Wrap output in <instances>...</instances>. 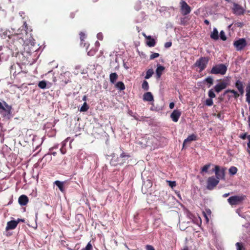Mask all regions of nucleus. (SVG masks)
Masks as SVG:
<instances>
[{
	"label": "nucleus",
	"instance_id": "37998d69",
	"mask_svg": "<svg viewBox=\"0 0 250 250\" xmlns=\"http://www.w3.org/2000/svg\"><path fill=\"white\" fill-rule=\"evenodd\" d=\"M246 94L250 93V83H248L246 86Z\"/></svg>",
	"mask_w": 250,
	"mask_h": 250
},
{
	"label": "nucleus",
	"instance_id": "052dcab7",
	"mask_svg": "<svg viewBox=\"0 0 250 250\" xmlns=\"http://www.w3.org/2000/svg\"><path fill=\"white\" fill-rule=\"evenodd\" d=\"M86 96H83V101H85V100H86Z\"/></svg>",
	"mask_w": 250,
	"mask_h": 250
},
{
	"label": "nucleus",
	"instance_id": "58836bf2",
	"mask_svg": "<svg viewBox=\"0 0 250 250\" xmlns=\"http://www.w3.org/2000/svg\"><path fill=\"white\" fill-rule=\"evenodd\" d=\"M167 182L168 183L169 186L172 188L176 186V184L175 181H167Z\"/></svg>",
	"mask_w": 250,
	"mask_h": 250
},
{
	"label": "nucleus",
	"instance_id": "864d4df0",
	"mask_svg": "<svg viewBox=\"0 0 250 250\" xmlns=\"http://www.w3.org/2000/svg\"><path fill=\"white\" fill-rule=\"evenodd\" d=\"M16 221H18V224H19L20 222H24V220L22 219H18L17 220H16Z\"/></svg>",
	"mask_w": 250,
	"mask_h": 250
},
{
	"label": "nucleus",
	"instance_id": "13d9d810",
	"mask_svg": "<svg viewBox=\"0 0 250 250\" xmlns=\"http://www.w3.org/2000/svg\"><path fill=\"white\" fill-rule=\"evenodd\" d=\"M143 36H144L146 39H147V37H148V36H146V34H145V33H143Z\"/></svg>",
	"mask_w": 250,
	"mask_h": 250
},
{
	"label": "nucleus",
	"instance_id": "603ef678",
	"mask_svg": "<svg viewBox=\"0 0 250 250\" xmlns=\"http://www.w3.org/2000/svg\"><path fill=\"white\" fill-rule=\"evenodd\" d=\"M75 249L76 250H80V245L79 244H77L75 246Z\"/></svg>",
	"mask_w": 250,
	"mask_h": 250
},
{
	"label": "nucleus",
	"instance_id": "2f4dec72",
	"mask_svg": "<svg viewBox=\"0 0 250 250\" xmlns=\"http://www.w3.org/2000/svg\"><path fill=\"white\" fill-rule=\"evenodd\" d=\"M142 87L145 90H148L149 89L148 83L146 81H144L142 83Z\"/></svg>",
	"mask_w": 250,
	"mask_h": 250
},
{
	"label": "nucleus",
	"instance_id": "f704fd0d",
	"mask_svg": "<svg viewBox=\"0 0 250 250\" xmlns=\"http://www.w3.org/2000/svg\"><path fill=\"white\" fill-rule=\"evenodd\" d=\"M93 247L92 246V244H91V242H89L88 243L86 247L80 250H92Z\"/></svg>",
	"mask_w": 250,
	"mask_h": 250
},
{
	"label": "nucleus",
	"instance_id": "9d476101",
	"mask_svg": "<svg viewBox=\"0 0 250 250\" xmlns=\"http://www.w3.org/2000/svg\"><path fill=\"white\" fill-rule=\"evenodd\" d=\"M180 4L181 11L183 15H187L190 13V7L187 4L186 1L182 0L180 2Z\"/></svg>",
	"mask_w": 250,
	"mask_h": 250
},
{
	"label": "nucleus",
	"instance_id": "c03bdc74",
	"mask_svg": "<svg viewBox=\"0 0 250 250\" xmlns=\"http://www.w3.org/2000/svg\"><path fill=\"white\" fill-rule=\"evenodd\" d=\"M146 250H155L153 247L149 245H147L146 246Z\"/></svg>",
	"mask_w": 250,
	"mask_h": 250
},
{
	"label": "nucleus",
	"instance_id": "b1692460",
	"mask_svg": "<svg viewBox=\"0 0 250 250\" xmlns=\"http://www.w3.org/2000/svg\"><path fill=\"white\" fill-rule=\"evenodd\" d=\"M228 93H231L233 94V97L235 99H237L240 95L236 91H235V90H233V89H228V90H226L224 93V95H225L226 94H227Z\"/></svg>",
	"mask_w": 250,
	"mask_h": 250
},
{
	"label": "nucleus",
	"instance_id": "8fccbe9b",
	"mask_svg": "<svg viewBox=\"0 0 250 250\" xmlns=\"http://www.w3.org/2000/svg\"><path fill=\"white\" fill-rule=\"evenodd\" d=\"M70 18H71V19H73L74 18L75 16V13H73V12H72L70 14Z\"/></svg>",
	"mask_w": 250,
	"mask_h": 250
},
{
	"label": "nucleus",
	"instance_id": "f8f14e48",
	"mask_svg": "<svg viewBox=\"0 0 250 250\" xmlns=\"http://www.w3.org/2000/svg\"><path fill=\"white\" fill-rule=\"evenodd\" d=\"M235 86L238 89L240 94L242 96L244 94V86L243 82L240 80H237L235 83Z\"/></svg>",
	"mask_w": 250,
	"mask_h": 250
},
{
	"label": "nucleus",
	"instance_id": "f03ea898",
	"mask_svg": "<svg viewBox=\"0 0 250 250\" xmlns=\"http://www.w3.org/2000/svg\"><path fill=\"white\" fill-rule=\"evenodd\" d=\"M130 157V155L126 154L125 152H122L119 157L113 156L110 160V164L114 166L123 165L125 161V158Z\"/></svg>",
	"mask_w": 250,
	"mask_h": 250
},
{
	"label": "nucleus",
	"instance_id": "aec40b11",
	"mask_svg": "<svg viewBox=\"0 0 250 250\" xmlns=\"http://www.w3.org/2000/svg\"><path fill=\"white\" fill-rule=\"evenodd\" d=\"M211 39L214 40H217L219 39L218 31L216 28H214L210 34Z\"/></svg>",
	"mask_w": 250,
	"mask_h": 250
},
{
	"label": "nucleus",
	"instance_id": "6e6552de",
	"mask_svg": "<svg viewBox=\"0 0 250 250\" xmlns=\"http://www.w3.org/2000/svg\"><path fill=\"white\" fill-rule=\"evenodd\" d=\"M233 45L236 50L241 51L247 45V43L245 38H241L233 42Z\"/></svg>",
	"mask_w": 250,
	"mask_h": 250
},
{
	"label": "nucleus",
	"instance_id": "72a5a7b5",
	"mask_svg": "<svg viewBox=\"0 0 250 250\" xmlns=\"http://www.w3.org/2000/svg\"><path fill=\"white\" fill-rule=\"evenodd\" d=\"M208 95L209 98H214L215 97L216 95L214 93V89H211L208 91Z\"/></svg>",
	"mask_w": 250,
	"mask_h": 250
},
{
	"label": "nucleus",
	"instance_id": "a211bd4d",
	"mask_svg": "<svg viewBox=\"0 0 250 250\" xmlns=\"http://www.w3.org/2000/svg\"><path fill=\"white\" fill-rule=\"evenodd\" d=\"M143 100L147 102L154 101L153 95L150 92H147L143 95Z\"/></svg>",
	"mask_w": 250,
	"mask_h": 250
},
{
	"label": "nucleus",
	"instance_id": "4be33fe9",
	"mask_svg": "<svg viewBox=\"0 0 250 250\" xmlns=\"http://www.w3.org/2000/svg\"><path fill=\"white\" fill-rule=\"evenodd\" d=\"M118 78V75L116 72L112 73L109 75L110 81L112 83H115Z\"/></svg>",
	"mask_w": 250,
	"mask_h": 250
},
{
	"label": "nucleus",
	"instance_id": "f257e3e1",
	"mask_svg": "<svg viewBox=\"0 0 250 250\" xmlns=\"http://www.w3.org/2000/svg\"><path fill=\"white\" fill-rule=\"evenodd\" d=\"M32 30L28 27L25 21L23 25L18 29L17 33L11 36L7 35V31L1 30L0 36L3 39H5L7 36L13 41L15 45L18 47L23 45L25 43L28 44L31 43L33 38L32 35Z\"/></svg>",
	"mask_w": 250,
	"mask_h": 250
},
{
	"label": "nucleus",
	"instance_id": "bb28decb",
	"mask_svg": "<svg viewBox=\"0 0 250 250\" xmlns=\"http://www.w3.org/2000/svg\"><path fill=\"white\" fill-rule=\"evenodd\" d=\"M229 171L230 174L234 175L237 173L238 169L236 167L232 166L229 168Z\"/></svg>",
	"mask_w": 250,
	"mask_h": 250
},
{
	"label": "nucleus",
	"instance_id": "4d7b16f0",
	"mask_svg": "<svg viewBox=\"0 0 250 250\" xmlns=\"http://www.w3.org/2000/svg\"><path fill=\"white\" fill-rule=\"evenodd\" d=\"M182 250H188V248L187 246H186Z\"/></svg>",
	"mask_w": 250,
	"mask_h": 250
},
{
	"label": "nucleus",
	"instance_id": "f3484780",
	"mask_svg": "<svg viewBox=\"0 0 250 250\" xmlns=\"http://www.w3.org/2000/svg\"><path fill=\"white\" fill-rule=\"evenodd\" d=\"M29 201L28 197L25 195H22L19 198L18 202L21 206H25Z\"/></svg>",
	"mask_w": 250,
	"mask_h": 250
},
{
	"label": "nucleus",
	"instance_id": "a19ab883",
	"mask_svg": "<svg viewBox=\"0 0 250 250\" xmlns=\"http://www.w3.org/2000/svg\"><path fill=\"white\" fill-rule=\"evenodd\" d=\"M205 81L209 83L210 84H212L213 83V79L211 77H208V78H207L206 79H205Z\"/></svg>",
	"mask_w": 250,
	"mask_h": 250
},
{
	"label": "nucleus",
	"instance_id": "49530a36",
	"mask_svg": "<svg viewBox=\"0 0 250 250\" xmlns=\"http://www.w3.org/2000/svg\"><path fill=\"white\" fill-rule=\"evenodd\" d=\"M172 45V42H167L165 44V47L166 48H169Z\"/></svg>",
	"mask_w": 250,
	"mask_h": 250
},
{
	"label": "nucleus",
	"instance_id": "a18cd8bd",
	"mask_svg": "<svg viewBox=\"0 0 250 250\" xmlns=\"http://www.w3.org/2000/svg\"><path fill=\"white\" fill-rule=\"evenodd\" d=\"M247 137V133H245L240 134V136H239V137L240 138H241L242 139H243V140L246 139Z\"/></svg>",
	"mask_w": 250,
	"mask_h": 250
},
{
	"label": "nucleus",
	"instance_id": "473e14b6",
	"mask_svg": "<svg viewBox=\"0 0 250 250\" xmlns=\"http://www.w3.org/2000/svg\"><path fill=\"white\" fill-rule=\"evenodd\" d=\"M98 51V49L94 48L91 49L87 52V55L90 56H94L96 53Z\"/></svg>",
	"mask_w": 250,
	"mask_h": 250
},
{
	"label": "nucleus",
	"instance_id": "9b49d317",
	"mask_svg": "<svg viewBox=\"0 0 250 250\" xmlns=\"http://www.w3.org/2000/svg\"><path fill=\"white\" fill-rule=\"evenodd\" d=\"M234 14L237 15H241L244 13V9L243 7L236 3H233V7L232 8Z\"/></svg>",
	"mask_w": 250,
	"mask_h": 250
},
{
	"label": "nucleus",
	"instance_id": "412c9836",
	"mask_svg": "<svg viewBox=\"0 0 250 250\" xmlns=\"http://www.w3.org/2000/svg\"><path fill=\"white\" fill-rule=\"evenodd\" d=\"M165 67L162 65H159L156 70V73L157 78H160L164 70Z\"/></svg>",
	"mask_w": 250,
	"mask_h": 250
},
{
	"label": "nucleus",
	"instance_id": "20e7f679",
	"mask_svg": "<svg viewBox=\"0 0 250 250\" xmlns=\"http://www.w3.org/2000/svg\"><path fill=\"white\" fill-rule=\"evenodd\" d=\"M209 59L208 57H202L197 60L194 63V66L198 67L199 72L203 71L207 67Z\"/></svg>",
	"mask_w": 250,
	"mask_h": 250
},
{
	"label": "nucleus",
	"instance_id": "6ab92c4d",
	"mask_svg": "<svg viewBox=\"0 0 250 250\" xmlns=\"http://www.w3.org/2000/svg\"><path fill=\"white\" fill-rule=\"evenodd\" d=\"M148 41H146V44L149 47H153L156 44V41L154 39L152 38L151 36H148L147 37Z\"/></svg>",
	"mask_w": 250,
	"mask_h": 250
},
{
	"label": "nucleus",
	"instance_id": "6e6d98bb",
	"mask_svg": "<svg viewBox=\"0 0 250 250\" xmlns=\"http://www.w3.org/2000/svg\"><path fill=\"white\" fill-rule=\"evenodd\" d=\"M229 193H225V194H224L223 195V196L224 197H225H225H228V196H229Z\"/></svg>",
	"mask_w": 250,
	"mask_h": 250
},
{
	"label": "nucleus",
	"instance_id": "79ce46f5",
	"mask_svg": "<svg viewBox=\"0 0 250 250\" xmlns=\"http://www.w3.org/2000/svg\"><path fill=\"white\" fill-rule=\"evenodd\" d=\"M236 246L237 247V250H242L243 248L242 244L239 242L236 243Z\"/></svg>",
	"mask_w": 250,
	"mask_h": 250
},
{
	"label": "nucleus",
	"instance_id": "e433bc0d",
	"mask_svg": "<svg viewBox=\"0 0 250 250\" xmlns=\"http://www.w3.org/2000/svg\"><path fill=\"white\" fill-rule=\"evenodd\" d=\"M205 104L208 106H211L213 105V100L211 98L207 99L206 100Z\"/></svg>",
	"mask_w": 250,
	"mask_h": 250
},
{
	"label": "nucleus",
	"instance_id": "1a4fd4ad",
	"mask_svg": "<svg viewBox=\"0 0 250 250\" xmlns=\"http://www.w3.org/2000/svg\"><path fill=\"white\" fill-rule=\"evenodd\" d=\"M12 109L11 105H9L5 102H3V105L0 109V113H2L3 112V116H6L11 114Z\"/></svg>",
	"mask_w": 250,
	"mask_h": 250
},
{
	"label": "nucleus",
	"instance_id": "dca6fc26",
	"mask_svg": "<svg viewBox=\"0 0 250 250\" xmlns=\"http://www.w3.org/2000/svg\"><path fill=\"white\" fill-rule=\"evenodd\" d=\"M197 140V136L194 134L189 135L187 139H186L183 144V147H184L186 144L190 143L192 141H196Z\"/></svg>",
	"mask_w": 250,
	"mask_h": 250
},
{
	"label": "nucleus",
	"instance_id": "c85d7f7f",
	"mask_svg": "<svg viewBox=\"0 0 250 250\" xmlns=\"http://www.w3.org/2000/svg\"><path fill=\"white\" fill-rule=\"evenodd\" d=\"M211 166L210 164H208L207 165H205L201 169V173L203 174L204 172H207L208 168L210 167Z\"/></svg>",
	"mask_w": 250,
	"mask_h": 250
},
{
	"label": "nucleus",
	"instance_id": "4c0bfd02",
	"mask_svg": "<svg viewBox=\"0 0 250 250\" xmlns=\"http://www.w3.org/2000/svg\"><path fill=\"white\" fill-rule=\"evenodd\" d=\"M79 35H80V37L81 42V43L83 44V41H84V39L85 38V34L83 32H81Z\"/></svg>",
	"mask_w": 250,
	"mask_h": 250
},
{
	"label": "nucleus",
	"instance_id": "c9c22d12",
	"mask_svg": "<svg viewBox=\"0 0 250 250\" xmlns=\"http://www.w3.org/2000/svg\"><path fill=\"white\" fill-rule=\"evenodd\" d=\"M220 37L221 39L224 41L227 40V37L225 35V33L224 31L222 30L220 33Z\"/></svg>",
	"mask_w": 250,
	"mask_h": 250
},
{
	"label": "nucleus",
	"instance_id": "cd10ccee",
	"mask_svg": "<svg viewBox=\"0 0 250 250\" xmlns=\"http://www.w3.org/2000/svg\"><path fill=\"white\" fill-rule=\"evenodd\" d=\"M153 73L154 72H153V69H148L146 73L145 79H148L149 78H150L153 75Z\"/></svg>",
	"mask_w": 250,
	"mask_h": 250
},
{
	"label": "nucleus",
	"instance_id": "ddd939ff",
	"mask_svg": "<svg viewBox=\"0 0 250 250\" xmlns=\"http://www.w3.org/2000/svg\"><path fill=\"white\" fill-rule=\"evenodd\" d=\"M181 115V112L180 111L178 110H174L173 112L170 114V118L174 122H177L180 116Z\"/></svg>",
	"mask_w": 250,
	"mask_h": 250
},
{
	"label": "nucleus",
	"instance_id": "ea45409f",
	"mask_svg": "<svg viewBox=\"0 0 250 250\" xmlns=\"http://www.w3.org/2000/svg\"><path fill=\"white\" fill-rule=\"evenodd\" d=\"M159 56H160V55L159 53H154L150 56L149 58H150V60H153L155 58L158 57Z\"/></svg>",
	"mask_w": 250,
	"mask_h": 250
},
{
	"label": "nucleus",
	"instance_id": "3c124183",
	"mask_svg": "<svg viewBox=\"0 0 250 250\" xmlns=\"http://www.w3.org/2000/svg\"><path fill=\"white\" fill-rule=\"evenodd\" d=\"M247 138L249 140V142H248L247 145H248V147L249 148H250V135L248 136Z\"/></svg>",
	"mask_w": 250,
	"mask_h": 250
},
{
	"label": "nucleus",
	"instance_id": "423d86ee",
	"mask_svg": "<svg viewBox=\"0 0 250 250\" xmlns=\"http://www.w3.org/2000/svg\"><path fill=\"white\" fill-rule=\"evenodd\" d=\"M227 70V66L224 64H219L212 67L210 73L213 74L224 75Z\"/></svg>",
	"mask_w": 250,
	"mask_h": 250
},
{
	"label": "nucleus",
	"instance_id": "7ed1b4c3",
	"mask_svg": "<svg viewBox=\"0 0 250 250\" xmlns=\"http://www.w3.org/2000/svg\"><path fill=\"white\" fill-rule=\"evenodd\" d=\"M227 170L226 167H220L219 166L215 165L213 171L214 172L216 177L220 180L225 179V172Z\"/></svg>",
	"mask_w": 250,
	"mask_h": 250
},
{
	"label": "nucleus",
	"instance_id": "de8ad7c7",
	"mask_svg": "<svg viewBox=\"0 0 250 250\" xmlns=\"http://www.w3.org/2000/svg\"><path fill=\"white\" fill-rule=\"evenodd\" d=\"M246 102L248 103H250V93L249 94H246Z\"/></svg>",
	"mask_w": 250,
	"mask_h": 250
},
{
	"label": "nucleus",
	"instance_id": "0e129e2a",
	"mask_svg": "<svg viewBox=\"0 0 250 250\" xmlns=\"http://www.w3.org/2000/svg\"><path fill=\"white\" fill-rule=\"evenodd\" d=\"M68 249H69V250H74L71 249H70V248H68Z\"/></svg>",
	"mask_w": 250,
	"mask_h": 250
},
{
	"label": "nucleus",
	"instance_id": "680f3d73",
	"mask_svg": "<svg viewBox=\"0 0 250 250\" xmlns=\"http://www.w3.org/2000/svg\"><path fill=\"white\" fill-rule=\"evenodd\" d=\"M238 26H241V25H242V23H241V22H239V23H238Z\"/></svg>",
	"mask_w": 250,
	"mask_h": 250
},
{
	"label": "nucleus",
	"instance_id": "c756f323",
	"mask_svg": "<svg viewBox=\"0 0 250 250\" xmlns=\"http://www.w3.org/2000/svg\"><path fill=\"white\" fill-rule=\"evenodd\" d=\"M88 105L86 103L84 102L82 106L81 107L80 111L85 112L88 109Z\"/></svg>",
	"mask_w": 250,
	"mask_h": 250
},
{
	"label": "nucleus",
	"instance_id": "393cba45",
	"mask_svg": "<svg viewBox=\"0 0 250 250\" xmlns=\"http://www.w3.org/2000/svg\"><path fill=\"white\" fill-rule=\"evenodd\" d=\"M54 184L59 188L60 191H61L62 192L64 191V187H63L64 182H61L60 181H56L54 182Z\"/></svg>",
	"mask_w": 250,
	"mask_h": 250
},
{
	"label": "nucleus",
	"instance_id": "69168bd1",
	"mask_svg": "<svg viewBox=\"0 0 250 250\" xmlns=\"http://www.w3.org/2000/svg\"><path fill=\"white\" fill-rule=\"evenodd\" d=\"M96 43L99 44V42H97Z\"/></svg>",
	"mask_w": 250,
	"mask_h": 250
},
{
	"label": "nucleus",
	"instance_id": "7c9ffc66",
	"mask_svg": "<svg viewBox=\"0 0 250 250\" xmlns=\"http://www.w3.org/2000/svg\"><path fill=\"white\" fill-rule=\"evenodd\" d=\"M38 86L42 89H44L46 87V83L44 81H40L38 83Z\"/></svg>",
	"mask_w": 250,
	"mask_h": 250
},
{
	"label": "nucleus",
	"instance_id": "5701e85b",
	"mask_svg": "<svg viewBox=\"0 0 250 250\" xmlns=\"http://www.w3.org/2000/svg\"><path fill=\"white\" fill-rule=\"evenodd\" d=\"M228 93H231L233 94V97L235 99H237L240 95L236 91H235V90H233V89H228V90H226L224 93V95H225L226 94H227Z\"/></svg>",
	"mask_w": 250,
	"mask_h": 250
},
{
	"label": "nucleus",
	"instance_id": "5fc2aeb1",
	"mask_svg": "<svg viewBox=\"0 0 250 250\" xmlns=\"http://www.w3.org/2000/svg\"><path fill=\"white\" fill-rule=\"evenodd\" d=\"M204 22L207 25H208L209 24V21L208 20H205V21H204Z\"/></svg>",
	"mask_w": 250,
	"mask_h": 250
},
{
	"label": "nucleus",
	"instance_id": "0eeeda50",
	"mask_svg": "<svg viewBox=\"0 0 250 250\" xmlns=\"http://www.w3.org/2000/svg\"><path fill=\"white\" fill-rule=\"evenodd\" d=\"M219 183V180L216 177L211 176L207 180V188L209 190H212Z\"/></svg>",
	"mask_w": 250,
	"mask_h": 250
},
{
	"label": "nucleus",
	"instance_id": "39448f33",
	"mask_svg": "<svg viewBox=\"0 0 250 250\" xmlns=\"http://www.w3.org/2000/svg\"><path fill=\"white\" fill-rule=\"evenodd\" d=\"M245 198L246 196L245 195H235L231 196L228 199V202L231 206H235L242 203Z\"/></svg>",
	"mask_w": 250,
	"mask_h": 250
},
{
	"label": "nucleus",
	"instance_id": "4468645a",
	"mask_svg": "<svg viewBox=\"0 0 250 250\" xmlns=\"http://www.w3.org/2000/svg\"><path fill=\"white\" fill-rule=\"evenodd\" d=\"M18 224V221H16V220H12L9 221L7 223V226L6 227L5 229L6 230H12L17 227Z\"/></svg>",
	"mask_w": 250,
	"mask_h": 250
},
{
	"label": "nucleus",
	"instance_id": "09e8293b",
	"mask_svg": "<svg viewBox=\"0 0 250 250\" xmlns=\"http://www.w3.org/2000/svg\"><path fill=\"white\" fill-rule=\"evenodd\" d=\"M174 106V103L173 102H171L169 104V107L170 109H173Z\"/></svg>",
	"mask_w": 250,
	"mask_h": 250
},
{
	"label": "nucleus",
	"instance_id": "bf43d9fd",
	"mask_svg": "<svg viewBox=\"0 0 250 250\" xmlns=\"http://www.w3.org/2000/svg\"><path fill=\"white\" fill-rule=\"evenodd\" d=\"M248 122L249 123V125H250V115L248 117Z\"/></svg>",
	"mask_w": 250,
	"mask_h": 250
},
{
	"label": "nucleus",
	"instance_id": "e2e57ef3",
	"mask_svg": "<svg viewBox=\"0 0 250 250\" xmlns=\"http://www.w3.org/2000/svg\"><path fill=\"white\" fill-rule=\"evenodd\" d=\"M98 39L101 40V39L100 38V37H99V35H98Z\"/></svg>",
	"mask_w": 250,
	"mask_h": 250
},
{
	"label": "nucleus",
	"instance_id": "2eb2a0df",
	"mask_svg": "<svg viewBox=\"0 0 250 250\" xmlns=\"http://www.w3.org/2000/svg\"><path fill=\"white\" fill-rule=\"evenodd\" d=\"M227 86V83L225 82H221L216 84L214 88V91L217 93H219L223 89H225Z\"/></svg>",
	"mask_w": 250,
	"mask_h": 250
},
{
	"label": "nucleus",
	"instance_id": "a878e982",
	"mask_svg": "<svg viewBox=\"0 0 250 250\" xmlns=\"http://www.w3.org/2000/svg\"><path fill=\"white\" fill-rule=\"evenodd\" d=\"M115 87L120 91L124 90L125 88V85L122 82H118L117 83L115 84Z\"/></svg>",
	"mask_w": 250,
	"mask_h": 250
}]
</instances>
